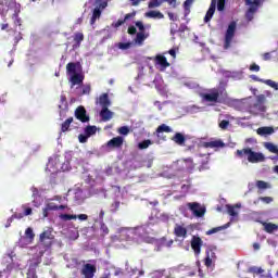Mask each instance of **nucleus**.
I'll return each instance as SVG.
<instances>
[{
    "instance_id": "obj_55",
    "label": "nucleus",
    "mask_w": 278,
    "mask_h": 278,
    "mask_svg": "<svg viewBox=\"0 0 278 278\" xmlns=\"http://www.w3.org/2000/svg\"><path fill=\"white\" fill-rule=\"evenodd\" d=\"M90 91H91L90 85H85V86L83 87L81 94H90Z\"/></svg>"
},
{
    "instance_id": "obj_63",
    "label": "nucleus",
    "mask_w": 278,
    "mask_h": 278,
    "mask_svg": "<svg viewBox=\"0 0 278 278\" xmlns=\"http://www.w3.org/2000/svg\"><path fill=\"white\" fill-rule=\"evenodd\" d=\"M136 27L141 30L140 33L144 31V24H142V22H136Z\"/></svg>"
},
{
    "instance_id": "obj_50",
    "label": "nucleus",
    "mask_w": 278,
    "mask_h": 278,
    "mask_svg": "<svg viewBox=\"0 0 278 278\" xmlns=\"http://www.w3.org/2000/svg\"><path fill=\"white\" fill-rule=\"evenodd\" d=\"M114 118V112L110 111V109L105 108V121H112Z\"/></svg>"
},
{
    "instance_id": "obj_13",
    "label": "nucleus",
    "mask_w": 278,
    "mask_h": 278,
    "mask_svg": "<svg viewBox=\"0 0 278 278\" xmlns=\"http://www.w3.org/2000/svg\"><path fill=\"white\" fill-rule=\"evenodd\" d=\"M180 170H186L187 173H192L194 170V161L192 157L181 159L177 161Z\"/></svg>"
},
{
    "instance_id": "obj_54",
    "label": "nucleus",
    "mask_w": 278,
    "mask_h": 278,
    "mask_svg": "<svg viewBox=\"0 0 278 278\" xmlns=\"http://www.w3.org/2000/svg\"><path fill=\"white\" fill-rule=\"evenodd\" d=\"M192 3H194V0H186L184 2V8L185 10L189 11L190 10V7L192 5Z\"/></svg>"
},
{
    "instance_id": "obj_5",
    "label": "nucleus",
    "mask_w": 278,
    "mask_h": 278,
    "mask_svg": "<svg viewBox=\"0 0 278 278\" xmlns=\"http://www.w3.org/2000/svg\"><path fill=\"white\" fill-rule=\"evenodd\" d=\"M104 216H105V211L103 210L92 215V220H93L92 229L96 233L100 231L101 236L105 233V223L103 222Z\"/></svg>"
},
{
    "instance_id": "obj_26",
    "label": "nucleus",
    "mask_w": 278,
    "mask_h": 278,
    "mask_svg": "<svg viewBox=\"0 0 278 278\" xmlns=\"http://www.w3.org/2000/svg\"><path fill=\"white\" fill-rule=\"evenodd\" d=\"M172 140L180 147L186 144V137L181 132H176Z\"/></svg>"
},
{
    "instance_id": "obj_23",
    "label": "nucleus",
    "mask_w": 278,
    "mask_h": 278,
    "mask_svg": "<svg viewBox=\"0 0 278 278\" xmlns=\"http://www.w3.org/2000/svg\"><path fill=\"white\" fill-rule=\"evenodd\" d=\"M203 147L205 149H223L225 147V142H223V140L218 139V140H214V141L204 142Z\"/></svg>"
},
{
    "instance_id": "obj_41",
    "label": "nucleus",
    "mask_w": 278,
    "mask_h": 278,
    "mask_svg": "<svg viewBox=\"0 0 278 278\" xmlns=\"http://www.w3.org/2000/svg\"><path fill=\"white\" fill-rule=\"evenodd\" d=\"M277 229H278V226L276 224H273V223L265 224V231L267 233H273V231H277Z\"/></svg>"
},
{
    "instance_id": "obj_7",
    "label": "nucleus",
    "mask_w": 278,
    "mask_h": 278,
    "mask_svg": "<svg viewBox=\"0 0 278 278\" xmlns=\"http://www.w3.org/2000/svg\"><path fill=\"white\" fill-rule=\"evenodd\" d=\"M222 91L218 88L210 89L208 92L202 93V99L206 103H220Z\"/></svg>"
},
{
    "instance_id": "obj_64",
    "label": "nucleus",
    "mask_w": 278,
    "mask_h": 278,
    "mask_svg": "<svg viewBox=\"0 0 278 278\" xmlns=\"http://www.w3.org/2000/svg\"><path fill=\"white\" fill-rule=\"evenodd\" d=\"M136 31H138V30L135 28V26H129L128 27V34L130 36H134L136 34Z\"/></svg>"
},
{
    "instance_id": "obj_43",
    "label": "nucleus",
    "mask_w": 278,
    "mask_h": 278,
    "mask_svg": "<svg viewBox=\"0 0 278 278\" xmlns=\"http://www.w3.org/2000/svg\"><path fill=\"white\" fill-rule=\"evenodd\" d=\"M85 134L90 138V136H94L97 134V126H87L85 128Z\"/></svg>"
},
{
    "instance_id": "obj_59",
    "label": "nucleus",
    "mask_w": 278,
    "mask_h": 278,
    "mask_svg": "<svg viewBox=\"0 0 278 278\" xmlns=\"http://www.w3.org/2000/svg\"><path fill=\"white\" fill-rule=\"evenodd\" d=\"M260 201H263V203H273V198L271 197H261Z\"/></svg>"
},
{
    "instance_id": "obj_16",
    "label": "nucleus",
    "mask_w": 278,
    "mask_h": 278,
    "mask_svg": "<svg viewBox=\"0 0 278 278\" xmlns=\"http://www.w3.org/2000/svg\"><path fill=\"white\" fill-rule=\"evenodd\" d=\"M201 247H203V240L201 239V237L193 236L191 238V249L194 255H201Z\"/></svg>"
},
{
    "instance_id": "obj_9",
    "label": "nucleus",
    "mask_w": 278,
    "mask_h": 278,
    "mask_svg": "<svg viewBox=\"0 0 278 278\" xmlns=\"http://www.w3.org/2000/svg\"><path fill=\"white\" fill-rule=\"evenodd\" d=\"M233 36H236V22H231L228 25V28L225 34L224 49L227 50L231 47V41L233 40Z\"/></svg>"
},
{
    "instance_id": "obj_30",
    "label": "nucleus",
    "mask_w": 278,
    "mask_h": 278,
    "mask_svg": "<svg viewBox=\"0 0 278 278\" xmlns=\"http://www.w3.org/2000/svg\"><path fill=\"white\" fill-rule=\"evenodd\" d=\"M255 12H257V7H250L245 13L247 21H253Z\"/></svg>"
},
{
    "instance_id": "obj_4",
    "label": "nucleus",
    "mask_w": 278,
    "mask_h": 278,
    "mask_svg": "<svg viewBox=\"0 0 278 278\" xmlns=\"http://www.w3.org/2000/svg\"><path fill=\"white\" fill-rule=\"evenodd\" d=\"M227 0H212L210 8L204 16V23H210L212 21V17L214 16V13L216 12V5L218 12L225 11V3Z\"/></svg>"
},
{
    "instance_id": "obj_57",
    "label": "nucleus",
    "mask_w": 278,
    "mask_h": 278,
    "mask_svg": "<svg viewBox=\"0 0 278 278\" xmlns=\"http://www.w3.org/2000/svg\"><path fill=\"white\" fill-rule=\"evenodd\" d=\"M219 127H220V129H227V127H229V121L223 119L219 123Z\"/></svg>"
},
{
    "instance_id": "obj_60",
    "label": "nucleus",
    "mask_w": 278,
    "mask_h": 278,
    "mask_svg": "<svg viewBox=\"0 0 278 278\" xmlns=\"http://www.w3.org/2000/svg\"><path fill=\"white\" fill-rule=\"evenodd\" d=\"M250 71H253L254 73H260V65L253 63L250 65Z\"/></svg>"
},
{
    "instance_id": "obj_15",
    "label": "nucleus",
    "mask_w": 278,
    "mask_h": 278,
    "mask_svg": "<svg viewBox=\"0 0 278 278\" xmlns=\"http://www.w3.org/2000/svg\"><path fill=\"white\" fill-rule=\"evenodd\" d=\"M266 103V96L258 94L256 96V102L250 106V110H257V112H266V106L264 104Z\"/></svg>"
},
{
    "instance_id": "obj_31",
    "label": "nucleus",
    "mask_w": 278,
    "mask_h": 278,
    "mask_svg": "<svg viewBox=\"0 0 278 278\" xmlns=\"http://www.w3.org/2000/svg\"><path fill=\"white\" fill-rule=\"evenodd\" d=\"M72 123H73V117H68L67 119H65L61 125V131L63 134H66V131H68V129L71 128Z\"/></svg>"
},
{
    "instance_id": "obj_29",
    "label": "nucleus",
    "mask_w": 278,
    "mask_h": 278,
    "mask_svg": "<svg viewBox=\"0 0 278 278\" xmlns=\"http://www.w3.org/2000/svg\"><path fill=\"white\" fill-rule=\"evenodd\" d=\"M72 86H79V84H84V76L79 74H74L71 77Z\"/></svg>"
},
{
    "instance_id": "obj_36",
    "label": "nucleus",
    "mask_w": 278,
    "mask_h": 278,
    "mask_svg": "<svg viewBox=\"0 0 278 278\" xmlns=\"http://www.w3.org/2000/svg\"><path fill=\"white\" fill-rule=\"evenodd\" d=\"M227 227H229V224L212 228V229L206 231V236H212L213 233H218V231H223V229H227Z\"/></svg>"
},
{
    "instance_id": "obj_21",
    "label": "nucleus",
    "mask_w": 278,
    "mask_h": 278,
    "mask_svg": "<svg viewBox=\"0 0 278 278\" xmlns=\"http://www.w3.org/2000/svg\"><path fill=\"white\" fill-rule=\"evenodd\" d=\"M123 137H114L110 141H108L106 147H110L111 149H121L123 147Z\"/></svg>"
},
{
    "instance_id": "obj_49",
    "label": "nucleus",
    "mask_w": 278,
    "mask_h": 278,
    "mask_svg": "<svg viewBox=\"0 0 278 278\" xmlns=\"http://www.w3.org/2000/svg\"><path fill=\"white\" fill-rule=\"evenodd\" d=\"M3 262L7 264H12V262H14V252L7 254V256L3 258Z\"/></svg>"
},
{
    "instance_id": "obj_12",
    "label": "nucleus",
    "mask_w": 278,
    "mask_h": 278,
    "mask_svg": "<svg viewBox=\"0 0 278 278\" xmlns=\"http://www.w3.org/2000/svg\"><path fill=\"white\" fill-rule=\"evenodd\" d=\"M187 207H189L190 212H192L193 216H197V218H202V216H205V207L201 206L199 202H189Z\"/></svg>"
},
{
    "instance_id": "obj_25",
    "label": "nucleus",
    "mask_w": 278,
    "mask_h": 278,
    "mask_svg": "<svg viewBox=\"0 0 278 278\" xmlns=\"http://www.w3.org/2000/svg\"><path fill=\"white\" fill-rule=\"evenodd\" d=\"M74 42L73 49H79V47H81V42H84V33H75Z\"/></svg>"
},
{
    "instance_id": "obj_58",
    "label": "nucleus",
    "mask_w": 278,
    "mask_h": 278,
    "mask_svg": "<svg viewBox=\"0 0 278 278\" xmlns=\"http://www.w3.org/2000/svg\"><path fill=\"white\" fill-rule=\"evenodd\" d=\"M25 215H23V213H14L13 215H11V218L21 220V218H24Z\"/></svg>"
},
{
    "instance_id": "obj_51",
    "label": "nucleus",
    "mask_w": 278,
    "mask_h": 278,
    "mask_svg": "<svg viewBox=\"0 0 278 278\" xmlns=\"http://www.w3.org/2000/svg\"><path fill=\"white\" fill-rule=\"evenodd\" d=\"M90 137L87 135V134H80L79 136H78V140H79V142L81 143V144H84V143H86V142H88V139H89Z\"/></svg>"
},
{
    "instance_id": "obj_38",
    "label": "nucleus",
    "mask_w": 278,
    "mask_h": 278,
    "mask_svg": "<svg viewBox=\"0 0 278 278\" xmlns=\"http://www.w3.org/2000/svg\"><path fill=\"white\" fill-rule=\"evenodd\" d=\"M112 275H114V277H118L123 275V269L113 267L109 270V273L106 274V277H112Z\"/></svg>"
},
{
    "instance_id": "obj_62",
    "label": "nucleus",
    "mask_w": 278,
    "mask_h": 278,
    "mask_svg": "<svg viewBox=\"0 0 278 278\" xmlns=\"http://www.w3.org/2000/svg\"><path fill=\"white\" fill-rule=\"evenodd\" d=\"M125 20H118L117 22H115L114 24H113V26L115 27V28H118V27H121V25H125Z\"/></svg>"
},
{
    "instance_id": "obj_61",
    "label": "nucleus",
    "mask_w": 278,
    "mask_h": 278,
    "mask_svg": "<svg viewBox=\"0 0 278 278\" xmlns=\"http://www.w3.org/2000/svg\"><path fill=\"white\" fill-rule=\"evenodd\" d=\"M76 218H78V220H80V222L88 220V215L78 214V215H76Z\"/></svg>"
},
{
    "instance_id": "obj_11",
    "label": "nucleus",
    "mask_w": 278,
    "mask_h": 278,
    "mask_svg": "<svg viewBox=\"0 0 278 278\" xmlns=\"http://www.w3.org/2000/svg\"><path fill=\"white\" fill-rule=\"evenodd\" d=\"M53 233L51 229H48L40 233L39 236V242L40 244H43L46 249H51V244H53Z\"/></svg>"
},
{
    "instance_id": "obj_28",
    "label": "nucleus",
    "mask_w": 278,
    "mask_h": 278,
    "mask_svg": "<svg viewBox=\"0 0 278 278\" xmlns=\"http://www.w3.org/2000/svg\"><path fill=\"white\" fill-rule=\"evenodd\" d=\"M147 18H159L162 20L164 18V15L160 11H149L146 13Z\"/></svg>"
},
{
    "instance_id": "obj_33",
    "label": "nucleus",
    "mask_w": 278,
    "mask_h": 278,
    "mask_svg": "<svg viewBox=\"0 0 278 278\" xmlns=\"http://www.w3.org/2000/svg\"><path fill=\"white\" fill-rule=\"evenodd\" d=\"M66 71L68 75L77 74V63H73V62L67 63Z\"/></svg>"
},
{
    "instance_id": "obj_3",
    "label": "nucleus",
    "mask_w": 278,
    "mask_h": 278,
    "mask_svg": "<svg viewBox=\"0 0 278 278\" xmlns=\"http://www.w3.org/2000/svg\"><path fill=\"white\" fill-rule=\"evenodd\" d=\"M31 203H28V204H24L23 205V208H24V213H22L24 216H31L33 214V210H31V206L29 205H33V207H40L42 205V195L40 194V191L38 190V188L36 187H31Z\"/></svg>"
},
{
    "instance_id": "obj_14",
    "label": "nucleus",
    "mask_w": 278,
    "mask_h": 278,
    "mask_svg": "<svg viewBox=\"0 0 278 278\" xmlns=\"http://www.w3.org/2000/svg\"><path fill=\"white\" fill-rule=\"evenodd\" d=\"M75 118L80 121V123H90V116L88 115L86 108L84 105L77 106L74 112Z\"/></svg>"
},
{
    "instance_id": "obj_1",
    "label": "nucleus",
    "mask_w": 278,
    "mask_h": 278,
    "mask_svg": "<svg viewBox=\"0 0 278 278\" xmlns=\"http://www.w3.org/2000/svg\"><path fill=\"white\" fill-rule=\"evenodd\" d=\"M85 184L89 189L76 188L74 192V201L76 205H81L91 194L104 193L103 176L101 175H87L85 176Z\"/></svg>"
},
{
    "instance_id": "obj_45",
    "label": "nucleus",
    "mask_w": 278,
    "mask_h": 278,
    "mask_svg": "<svg viewBox=\"0 0 278 278\" xmlns=\"http://www.w3.org/2000/svg\"><path fill=\"white\" fill-rule=\"evenodd\" d=\"M256 187L258 188V190H266V189L270 188V185H268V182H266L264 180H257Z\"/></svg>"
},
{
    "instance_id": "obj_27",
    "label": "nucleus",
    "mask_w": 278,
    "mask_h": 278,
    "mask_svg": "<svg viewBox=\"0 0 278 278\" xmlns=\"http://www.w3.org/2000/svg\"><path fill=\"white\" fill-rule=\"evenodd\" d=\"M173 131V128L170 126H167L166 124H162L156 128V134L160 136V134H170Z\"/></svg>"
},
{
    "instance_id": "obj_40",
    "label": "nucleus",
    "mask_w": 278,
    "mask_h": 278,
    "mask_svg": "<svg viewBox=\"0 0 278 278\" xmlns=\"http://www.w3.org/2000/svg\"><path fill=\"white\" fill-rule=\"evenodd\" d=\"M151 144H153V141H151V139H146L138 143V149L140 150L149 149Z\"/></svg>"
},
{
    "instance_id": "obj_8",
    "label": "nucleus",
    "mask_w": 278,
    "mask_h": 278,
    "mask_svg": "<svg viewBox=\"0 0 278 278\" xmlns=\"http://www.w3.org/2000/svg\"><path fill=\"white\" fill-rule=\"evenodd\" d=\"M42 262V252L40 254L35 255L29 261L28 271H27V278H36V268H38V265Z\"/></svg>"
},
{
    "instance_id": "obj_48",
    "label": "nucleus",
    "mask_w": 278,
    "mask_h": 278,
    "mask_svg": "<svg viewBox=\"0 0 278 278\" xmlns=\"http://www.w3.org/2000/svg\"><path fill=\"white\" fill-rule=\"evenodd\" d=\"M60 101H61V103L59 104L60 110H62V108H68V102L66 101V96H61Z\"/></svg>"
},
{
    "instance_id": "obj_32",
    "label": "nucleus",
    "mask_w": 278,
    "mask_h": 278,
    "mask_svg": "<svg viewBox=\"0 0 278 278\" xmlns=\"http://www.w3.org/2000/svg\"><path fill=\"white\" fill-rule=\"evenodd\" d=\"M265 149L269 151V153H276L278 155V147L273 142H265L264 143Z\"/></svg>"
},
{
    "instance_id": "obj_56",
    "label": "nucleus",
    "mask_w": 278,
    "mask_h": 278,
    "mask_svg": "<svg viewBox=\"0 0 278 278\" xmlns=\"http://www.w3.org/2000/svg\"><path fill=\"white\" fill-rule=\"evenodd\" d=\"M129 47H131V43H129V42H119L118 43V48L123 49V50L129 49Z\"/></svg>"
},
{
    "instance_id": "obj_39",
    "label": "nucleus",
    "mask_w": 278,
    "mask_h": 278,
    "mask_svg": "<svg viewBox=\"0 0 278 278\" xmlns=\"http://www.w3.org/2000/svg\"><path fill=\"white\" fill-rule=\"evenodd\" d=\"M162 3H165V0H150V2L148 3V8L150 10H153V8H160Z\"/></svg>"
},
{
    "instance_id": "obj_17",
    "label": "nucleus",
    "mask_w": 278,
    "mask_h": 278,
    "mask_svg": "<svg viewBox=\"0 0 278 278\" xmlns=\"http://www.w3.org/2000/svg\"><path fill=\"white\" fill-rule=\"evenodd\" d=\"M96 110H100V117L105 121V93H102L96 101Z\"/></svg>"
},
{
    "instance_id": "obj_6",
    "label": "nucleus",
    "mask_w": 278,
    "mask_h": 278,
    "mask_svg": "<svg viewBox=\"0 0 278 278\" xmlns=\"http://www.w3.org/2000/svg\"><path fill=\"white\" fill-rule=\"evenodd\" d=\"M97 274V261L91 260L88 263L83 265V268L80 270V275L85 278H94V275Z\"/></svg>"
},
{
    "instance_id": "obj_35",
    "label": "nucleus",
    "mask_w": 278,
    "mask_h": 278,
    "mask_svg": "<svg viewBox=\"0 0 278 278\" xmlns=\"http://www.w3.org/2000/svg\"><path fill=\"white\" fill-rule=\"evenodd\" d=\"M54 210H58V207L53 206V203L47 204L43 208V218H49V213L54 212Z\"/></svg>"
},
{
    "instance_id": "obj_47",
    "label": "nucleus",
    "mask_w": 278,
    "mask_h": 278,
    "mask_svg": "<svg viewBox=\"0 0 278 278\" xmlns=\"http://www.w3.org/2000/svg\"><path fill=\"white\" fill-rule=\"evenodd\" d=\"M118 134L121 136H128L129 135V128L127 126H122L117 129Z\"/></svg>"
},
{
    "instance_id": "obj_19",
    "label": "nucleus",
    "mask_w": 278,
    "mask_h": 278,
    "mask_svg": "<svg viewBox=\"0 0 278 278\" xmlns=\"http://www.w3.org/2000/svg\"><path fill=\"white\" fill-rule=\"evenodd\" d=\"M154 64L155 66H160L161 68H168V66H170V63H168V60L166 59V56L162 54H157L154 58Z\"/></svg>"
},
{
    "instance_id": "obj_52",
    "label": "nucleus",
    "mask_w": 278,
    "mask_h": 278,
    "mask_svg": "<svg viewBox=\"0 0 278 278\" xmlns=\"http://www.w3.org/2000/svg\"><path fill=\"white\" fill-rule=\"evenodd\" d=\"M17 244H18V247L25 248V247H27V244H29V242H27V238L21 237Z\"/></svg>"
},
{
    "instance_id": "obj_20",
    "label": "nucleus",
    "mask_w": 278,
    "mask_h": 278,
    "mask_svg": "<svg viewBox=\"0 0 278 278\" xmlns=\"http://www.w3.org/2000/svg\"><path fill=\"white\" fill-rule=\"evenodd\" d=\"M174 236L176 238H188V229L179 224L174 227Z\"/></svg>"
},
{
    "instance_id": "obj_18",
    "label": "nucleus",
    "mask_w": 278,
    "mask_h": 278,
    "mask_svg": "<svg viewBox=\"0 0 278 278\" xmlns=\"http://www.w3.org/2000/svg\"><path fill=\"white\" fill-rule=\"evenodd\" d=\"M205 258H204V265L206 266V268H210L212 266V262H214V260H216V253L214 252V250L207 248L205 251Z\"/></svg>"
},
{
    "instance_id": "obj_42",
    "label": "nucleus",
    "mask_w": 278,
    "mask_h": 278,
    "mask_svg": "<svg viewBox=\"0 0 278 278\" xmlns=\"http://www.w3.org/2000/svg\"><path fill=\"white\" fill-rule=\"evenodd\" d=\"M144 40H147V36L144 35V33H137L135 42L137 45H142Z\"/></svg>"
},
{
    "instance_id": "obj_34",
    "label": "nucleus",
    "mask_w": 278,
    "mask_h": 278,
    "mask_svg": "<svg viewBox=\"0 0 278 278\" xmlns=\"http://www.w3.org/2000/svg\"><path fill=\"white\" fill-rule=\"evenodd\" d=\"M59 218L60 220H64V222H67V220H77V215H71L68 213H61L59 215Z\"/></svg>"
},
{
    "instance_id": "obj_53",
    "label": "nucleus",
    "mask_w": 278,
    "mask_h": 278,
    "mask_svg": "<svg viewBox=\"0 0 278 278\" xmlns=\"http://www.w3.org/2000/svg\"><path fill=\"white\" fill-rule=\"evenodd\" d=\"M118 207H121V202L115 201L111 207H110V212H116L118 210Z\"/></svg>"
},
{
    "instance_id": "obj_37",
    "label": "nucleus",
    "mask_w": 278,
    "mask_h": 278,
    "mask_svg": "<svg viewBox=\"0 0 278 278\" xmlns=\"http://www.w3.org/2000/svg\"><path fill=\"white\" fill-rule=\"evenodd\" d=\"M25 238L29 242H31L34 240V238H36V235L34 233V228H31V227L26 228Z\"/></svg>"
},
{
    "instance_id": "obj_2",
    "label": "nucleus",
    "mask_w": 278,
    "mask_h": 278,
    "mask_svg": "<svg viewBox=\"0 0 278 278\" xmlns=\"http://www.w3.org/2000/svg\"><path fill=\"white\" fill-rule=\"evenodd\" d=\"M239 160H248L250 164H260V162H266V156L262 152H255L251 148H243L237 150L235 153Z\"/></svg>"
},
{
    "instance_id": "obj_46",
    "label": "nucleus",
    "mask_w": 278,
    "mask_h": 278,
    "mask_svg": "<svg viewBox=\"0 0 278 278\" xmlns=\"http://www.w3.org/2000/svg\"><path fill=\"white\" fill-rule=\"evenodd\" d=\"M264 84H266V86H269V88H274V90H278V84L274 80L267 79L264 80Z\"/></svg>"
},
{
    "instance_id": "obj_22",
    "label": "nucleus",
    "mask_w": 278,
    "mask_h": 278,
    "mask_svg": "<svg viewBox=\"0 0 278 278\" xmlns=\"http://www.w3.org/2000/svg\"><path fill=\"white\" fill-rule=\"evenodd\" d=\"M241 207H242V204H235V205L227 204L226 205L227 212H228L229 216H231L230 220H233V218H238V211H236V210H240Z\"/></svg>"
},
{
    "instance_id": "obj_44",
    "label": "nucleus",
    "mask_w": 278,
    "mask_h": 278,
    "mask_svg": "<svg viewBox=\"0 0 278 278\" xmlns=\"http://www.w3.org/2000/svg\"><path fill=\"white\" fill-rule=\"evenodd\" d=\"M247 5H250V8H256V11L260 9V5H262V0H250L245 1Z\"/></svg>"
},
{
    "instance_id": "obj_10",
    "label": "nucleus",
    "mask_w": 278,
    "mask_h": 278,
    "mask_svg": "<svg viewBox=\"0 0 278 278\" xmlns=\"http://www.w3.org/2000/svg\"><path fill=\"white\" fill-rule=\"evenodd\" d=\"M103 10H105V1L96 0V8L93 9L90 25H94V23H97V18H101V13Z\"/></svg>"
},
{
    "instance_id": "obj_24",
    "label": "nucleus",
    "mask_w": 278,
    "mask_h": 278,
    "mask_svg": "<svg viewBox=\"0 0 278 278\" xmlns=\"http://www.w3.org/2000/svg\"><path fill=\"white\" fill-rule=\"evenodd\" d=\"M256 134L258 136H271V134H275V128L270 126H263L256 129Z\"/></svg>"
}]
</instances>
